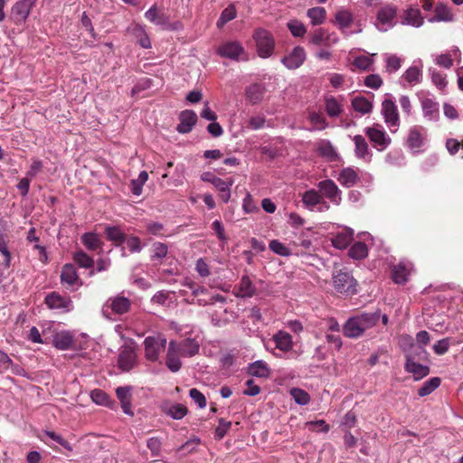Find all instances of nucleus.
<instances>
[{
    "mask_svg": "<svg viewBox=\"0 0 463 463\" xmlns=\"http://www.w3.org/2000/svg\"><path fill=\"white\" fill-rule=\"evenodd\" d=\"M381 113L390 131L396 133L399 129L401 120L397 105L392 99H385L382 102Z\"/></svg>",
    "mask_w": 463,
    "mask_h": 463,
    "instance_id": "obj_9",
    "label": "nucleus"
},
{
    "mask_svg": "<svg viewBox=\"0 0 463 463\" xmlns=\"http://www.w3.org/2000/svg\"><path fill=\"white\" fill-rule=\"evenodd\" d=\"M248 373L259 378H268L270 375V369L266 362L258 360L249 364Z\"/></svg>",
    "mask_w": 463,
    "mask_h": 463,
    "instance_id": "obj_39",
    "label": "nucleus"
},
{
    "mask_svg": "<svg viewBox=\"0 0 463 463\" xmlns=\"http://www.w3.org/2000/svg\"><path fill=\"white\" fill-rule=\"evenodd\" d=\"M452 344L451 338L446 337L439 340L433 345V351L438 355L445 354Z\"/></svg>",
    "mask_w": 463,
    "mask_h": 463,
    "instance_id": "obj_62",
    "label": "nucleus"
},
{
    "mask_svg": "<svg viewBox=\"0 0 463 463\" xmlns=\"http://www.w3.org/2000/svg\"><path fill=\"white\" fill-rule=\"evenodd\" d=\"M373 107V101L364 96H357L352 99V108L361 115L371 113Z\"/></svg>",
    "mask_w": 463,
    "mask_h": 463,
    "instance_id": "obj_40",
    "label": "nucleus"
},
{
    "mask_svg": "<svg viewBox=\"0 0 463 463\" xmlns=\"http://www.w3.org/2000/svg\"><path fill=\"white\" fill-rule=\"evenodd\" d=\"M404 369L407 373H411L415 381L421 380L430 373V367L423 365L418 361L406 359Z\"/></svg>",
    "mask_w": 463,
    "mask_h": 463,
    "instance_id": "obj_31",
    "label": "nucleus"
},
{
    "mask_svg": "<svg viewBox=\"0 0 463 463\" xmlns=\"http://www.w3.org/2000/svg\"><path fill=\"white\" fill-rule=\"evenodd\" d=\"M135 35L138 38V43L142 48L149 49L151 48V42L146 34L145 29L141 25H137L134 29Z\"/></svg>",
    "mask_w": 463,
    "mask_h": 463,
    "instance_id": "obj_59",
    "label": "nucleus"
},
{
    "mask_svg": "<svg viewBox=\"0 0 463 463\" xmlns=\"http://www.w3.org/2000/svg\"><path fill=\"white\" fill-rule=\"evenodd\" d=\"M412 271L413 264L407 260H402L391 266V279L395 284L403 285L409 280Z\"/></svg>",
    "mask_w": 463,
    "mask_h": 463,
    "instance_id": "obj_12",
    "label": "nucleus"
},
{
    "mask_svg": "<svg viewBox=\"0 0 463 463\" xmlns=\"http://www.w3.org/2000/svg\"><path fill=\"white\" fill-rule=\"evenodd\" d=\"M290 394L292 398L294 399L295 402L299 405H307L310 402V396L309 394L299 388H292L290 390Z\"/></svg>",
    "mask_w": 463,
    "mask_h": 463,
    "instance_id": "obj_55",
    "label": "nucleus"
},
{
    "mask_svg": "<svg viewBox=\"0 0 463 463\" xmlns=\"http://www.w3.org/2000/svg\"><path fill=\"white\" fill-rule=\"evenodd\" d=\"M175 348V345L173 343H169L165 357V365L173 373L178 372L182 367V362L179 358L181 355Z\"/></svg>",
    "mask_w": 463,
    "mask_h": 463,
    "instance_id": "obj_36",
    "label": "nucleus"
},
{
    "mask_svg": "<svg viewBox=\"0 0 463 463\" xmlns=\"http://www.w3.org/2000/svg\"><path fill=\"white\" fill-rule=\"evenodd\" d=\"M354 143V155L357 158L370 162L372 159V152L370 151L369 146L362 135H355L353 137Z\"/></svg>",
    "mask_w": 463,
    "mask_h": 463,
    "instance_id": "obj_25",
    "label": "nucleus"
},
{
    "mask_svg": "<svg viewBox=\"0 0 463 463\" xmlns=\"http://www.w3.org/2000/svg\"><path fill=\"white\" fill-rule=\"evenodd\" d=\"M385 70L389 74L398 71L402 67V59L396 54H385Z\"/></svg>",
    "mask_w": 463,
    "mask_h": 463,
    "instance_id": "obj_49",
    "label": "nucleus"
},
{
    "mask_svg": "<svg viewBox=\"0 0 463 463\" xmlns=\"http://www.w3.org/2000/svg\"><path fill=\"white\" fill-rule=\"evenodd\" d=\"M169 343H173L175 351L184 357H192L195 355L200 349L199 343L193 338H185L180 342L170 341Z\"/></svg>",
    "mask_w": 463,
    "mask_h": 463,
    "instance_id": "obj_21",
    "label": "nucleus"
},
{
    "mask_svg": "<svg viewBox=\"0 0 463 463\" xmlns=\"http://www.w3.org/2000/svg\"><path fill=\"white\" fill-rule=\"evenodd\" d=\"M137 364L136 343L129 340L119 348L118 357V368L123 372L131 371Z\"/></svg>",
    "mask_w": 463,
    "mask_h": 463,
    "instance_id": "obj_6",
    "label": "nucleus"
},
{
    "mask_svg": "<svg viewBox=\"0 0 463 463\" xmlns=\"http://www.w3.org/2000/svg\"><path fill=\"white\" fill-rule=\"evenodd\" d=\"M348 255L354 260H363L368 255V248L365 243L357 241L351 246Z\"/></svg>",
    "mask_w": 463,
    "mask_h": 463,
    "instance_id": "obj_44",
    "label": "nucleus"
},
{
    "mask_svg": "<svg viewBox=\"0 0 463 463\" xmlns=\"http://www.w3.org/2000/svg\"><path fill=\"white\" fill-rule=\"evenodd\" d=\"M216 53L222 58H227L232 61H239L245 53V51L239 42L228 41L222 43L218 47Z\"/></svg>",
    "mask_w": 463,
    "mask_h": 463,
    "instance_id": "obj_14",
    "label": "nucleus"
},
{
    "mask_svg": "<svg viewBox=\"0 0 463 463\" xmlns=\"http://www.w3.org/2000/svg\"><path fill=\"white\" fill-rule=\"evenodd\" d=\"M232 426V421L226 420L225 419H219V424L215 429V438L222 439L227 434L228 430Z\"/></svg>",
    "mask_w": 463,
    "mask_h": 463,
    "instance_id": "obj_63",
    "label": "nucleus"
},
{
    "mask_svg": "<svg viewBox=\"0 0 463 463\" xmlns=\"http://www.w3.org/2000/svg\"><path fill=\"white\" fill-rule=\"evenodd\" d=\"M333 287L335 291L345 296L355 295L358 290L357 280L347 270L340 269L333 274Z\"/></svg>",
    "mask_w": 463,
    "mask_h": 463,
    "instance_id": "obj_2",
    "label": "nucleus"
},
{
    "mask_svg": "<svg viewBox=\"0 0 463 463\" xmlns=\"http://www.w3.org/2000/svg\"><path fill=\"white\" fill-rule=\"evenodd\" d=\"M235 290V296L241 298H252L256 293V288L248 275L241 277Z\"/></svg>",
    "mask_w": 463,
    "mask_h": 463,
    "instance_id": "obj_30",
    "label": "nucleus"
},
{
    "mask_svg": "<svg viewBox=\"0 0 463 463\" xmlns=\"http://www.w3.org/2000/svg\"><path fill=\"white\" fill-rule=\"evenodd\" d=\"M90 398L93 402L99 405L108 406L110 402L109 396L100 389H94L90 392Z\"/></svg>",
    "mask_w": 463,
    "mask_h": 463,
    "instance_id": "obj_57",
    "label": "nucleus"
},
{
    "mask_svg": "<svg viewBox=\"0 0 463 463\" xmlns=\"http://www.w3.org/2000/svg\"><path fill=\"white\" fill-rule=\"evenodd\" d=\"M61 282L67 288L76 289L81 286L77 270L73 264L67 263L62 267L61 272Z\"/></svg>",
    "mask_w": 463,
    "mask_h": 463,
    "instance_id": "obj_19",
    "label": "nucleus"
},
{
    "mask_svg": "<svg viewBox=\"0 0 463 463\" xmlns=\"http://www.w3.org/2000/svg\"><path fill=\"white\" fill-rule=\"evenodd\" d=\"M166 343V338L160 333L146 336L143 342L145 358L149 362H156L165 351Z\"/></svg>",
    "mask_w": 463,
    "mask_h": 463,
    "instance_id": "obj_4",
    "label": "nucleus"
},
{
    "mask_svg": "<svg viewBox=\"0 0 463 463\" xmlns=\"http://www.w3.org/2000/svg\"><path fill=\"white\" fill-rule=\"evenodd\" d=\"M34 3L35 0L17 1L11 10L12 18L17 23L24 22L27 19Z\"/></svg>",
    "mask_w": 463,
    "mask_h": 463,
    "instance_id": "obj_20",
    "label": "nucleus"
},
{
    "mask_svg": "<svg viewBox=\"0 0 463 463\" xmlns=\"http://www.w3.org/2000/svg\"><path fill=\"white\" fill-rule=\"evenodd\" d=\"M423 79L421 66L411 65L401 76L399 83L402 87L415 86L421 83Z\"/></svg>",
    "mask_w": 463,
    "mask_h": 463,
    "instance_id": "obj_17",
    "label": "nucleus"
},
{
    "mask_svg": "<svg viewBox=\"0 0 463 463\" xmlns=\"http://www.w3.org/2000/svg\"><path fill=\"white\" fill-rule=\"evenodd\" d=\"M459 56V49L457 46H454L448 53L436 55L434 58V62L439 67L450 69L453 66V59Z\"/></svg>",
    "mask_w": 463,
    "mask_h": 463,
    "instance_id": "obj_35",
    "label": "nucleus"
},
{
    "mask_svg": "<svg viewBox=\"0 0 463 463\" xmlns=\"http://www.w3.org/2000/svg\"><path fill=\"white\" fill-rule=\"evenodd\" d=\"M317 189L323 196L332 204L338 206L342 203V191L332 179H325L317 184Z\"/></svg>",
    "mask_w": 463,
    "mask_h": 463,
    "instance_id": "obj_10",
    "label": "nucleus"
},
{
    "mask_svg": "<svg viewBox=\"0 0 463 463\" xmlns=\"http://www.w3.org/2000/svg\"><path fill=\"white\" fill-rule=\"evenodd\" d=\"M354 240V232L351 229H344L336 232L331 238L332 245L339 250L347 248Z\"/></svg>",
    "mask_w": 463,
    "mask_h": 463,
    "instance_id": "obj_32",
    "label": "nucleus"
},
{
    "mask_svg": "<svg viewBox=\"0 0 463 463\" xmlns=\"http://www.w3.org/2000/svg\"><path fill=\"white\" fill-rule=\"evenodd\" d=\"M453 20V14L449 7L442 3H439L435 7V15L429 18V22H450Z\"/></svg>",
    "mask_w": 463,
    "mask_h": 463,
    "instance_id": "obj_41",
    "label": "nucleus"
},
{
    "mask_svg": "<svg viewBox=\"0 0 463 463\" xmlns=\"http://www.w3.org/2000/svg\"><path fill=\"white\" fill-rule=\"evenodd\" d=\"M197 115L194 110L185 109L179 114L180 123L176 127V130L180 134L190 133L197 122Z\"/></svg>",
    "mask_w": 463,
    "mask_h": 463,
    "instance_id": "obj_22",
    "label": "nucleus"
},
{
    "mask_svg": "<svg viewBox=\"0 0 463 463\" xmlns=\"http://www.w3.org/2000/svg\"><path fill=\"white\" fill-rule=\"evenodd\" d=\"M72 259L80 268L90 269L94 265V260L81 250L75 251Z\"/></svg>",
    "mask_w": 463,
    "mask_h": 463,
    "instance_id": "obj_46",
    "label": "nucleus"
},
{
    "mask_svg": "<svg viewBox=\"0 0 463 463\" xmlns=\"http://www.w3.org/2000/svg\"><path fill=\"white\" fill-rule=\"evenodd\" d=\"M275 343L276 348L283 352H288L293 347L292 336L285 331H279L272 337Z\"/></svg>",
    "mask_w": 463,
    "mask_h": 463,
    "instance_id": "obj_38",
    "label": "nucleus"
},
{
    "mask_svg": "<svg viewBox=\"0 0 463 463\" xmlns=\"http://www.w3.org/2000/svg\"><path fill=\"white\" fill-rule=\"evenodd\" d=\"M73 342L74 336L69 331H61L53 336V345L59 350H69Z\"/></svg>",
    "mask_w": 463,
    "mask_h": 463,
    "instance_id": "obj_37",
    "label": "nucleus"
},
{
    "mask_svg": "<svg viewBox=\"0 0 463 463\" xmlns=\"http://www.w3.org/2000/svg\"><path fill=\"white\" fill-rule=\"evenodd\" d=\"M307 14L313 25H319L325 22L326 13L324 7H313L307 10Z\"/></svg>",
    "mask_w": 463,
    "mask_h": 463,
    "instance_id": "obj_47",
    "label": "nucleus"
},
{
    "mask_svg": "<svg viewBox=\"0 0 463 463\" xmlns=\"http://www.w3.org/2000/svg\"><path fill=\"white\" fill-rule=\"evenodd\" d=\"M45 305L50 309H57L68 313L73 309V303L70 297L62 296L58 292H51L44 298Z\"/></svg>",
    "mask_w": 463,
    "mask_h": 463,
    "instance_id": "obj_11",
    "label": "nucleus"
},
{
    "mask_svg": "<svg viewBox=\"0 0 463 463\" xmlns=\"http://www.w3.org/2000/svg\"><path fill=\"white\" fill-rule=\"evenodd\" d=\"M423 23L424 19L418 8L409 7L402 15L401 24L402 25H411L418 28L420 27Z\"/></svg>",
    "mask_w": 463,
    "mask_h": 463,
    "instance_id": "obj_29",
    "label": "nucleus"
},
{
    "mask_svg": "<svg viewBox=\"0 0 463 463\" xmlns=\"http://www.w3.org/2000/svg\"><path fill=\"white\" fill-rule=\"evenodd\" d=\"M398 9L393 5H385L382 6L376 14L374 25L381 32H386L395 24Z\"/></svg>",
    "mask_w": 463,
    "mask_h": 463,
    "instance_id": "obj_8",
    "label": "nucleus"
},
{
    "mask_svg": "<svg viewBox=\"0 0 463 463\" xmlns=\"http://www.w3.org/2000/svg\"><path fill=\"white\" fill-rule=\"evenodd\" d=\"M373 63L370 56L359 55L354 58L353 64L361 71H368Z\"/></svg>",
    "mask_w": 463,
    "mask_h": 463,
    "instance_id": "obj_61",
    "label": "nucleus"
},
{
    "mask_svg": "<svg viewBox=\"0 0 463 463\" xmlns=\"http://www.w3.org/2000/svg\"><path fill=\"white\" fill-rule=\"evenodd\" d=\"M364 132L373 147L380 152L384 151L392 143L391 137L381 124L375 123L371 127H366Z\"/></svg>",
    "mask_w": 463,
    "mask_h": 463,
    "instance_id": "obj_5",
    "label": "nucleus"
},
{
    "mask_svg": "<svg viewBox=\"0 0 463 463\" xmlns=\"http://www.w3.org/2000/svg\"><path fill=\"white\" fill-rule=\"evenodd\" d=\"M269 248L274 253H276L279 256H282V257H289L292 255L290 249L278 240L270 241L269 244Z\"/></svg>",
    "mask_w": 463,
    "mask_h": 463,
    "instance_id": "obj_53",
    "label": "nucleus"
},
{
    "mask_svg": "<svg viewBox=\"0 0 463 463\" xmlns=\"http://www.w3.org/2000/svg\"><path fill=\"white\" fill-rule=\"evenodd\" d=\"M131 307V301L129 298L117 295L115 297L109 298L105 305L103 306V313L106 314L109 308L111 309L112 313L117 315H123L129 311Z\"/></svg>",
    "mask_w": 463,
    "mask_h": 463,
    "instance_id": "obj_16",
    "label": "nucleus"
},
{
    "mask_svg": "<svg viewBox=\"0 0 463 463\" xmlns=\"http://www.w3.org/2000/svg\"><path fill=\"white\" fill-rule=\"evenodd\" d=\"M406 359H411L412 361H429V353L426 349L420 345H413L411 351H410L406 356Z\"/></svg>",
    "mask_w": 463,
    "mask_h": 463,
    "instance_id": "obj_50",
    "label": "nucleus"
},
{
    "mask_svg": "<svg viewBox=\"0 0 463 463\" xmlns=\"http://www.w3.org/2000/svg\"><path fill=\"white\" fill-rule=\"evenodd\" d=\"M287 25L294 37H302L307 33L306 26L298 20H290Z\"/></svg>",
    "mask_w": 463,
    "mask_h": 463,
    "instance_id": "obj_56",
    "label": "nucleus"
},
{
    "mask_svg": "<svg viewBox=\"0 0 463 463\" xmlns=\"http://www.w3.org/2000/svg\"><path fill=\"white\" fill-rule=\"evenodd\" d=\"M152 250L151 260H162L167 255L168 248L166 244L157 241L153 243Z\"/></svg>",
    "mask_w": 463,
    "mask_h": 463,
    "instance_id": "obj_60",
    "label": "nucleus"
},
{
    "mask_svg": "<svg viewBox=\"0 0 463 463\" xmlns=\"http://www.w3.org/2000/svg\"><path fill=\"white\" fill-rule=\"evenodd\" d=\"M427 138V129L419 125H415L409 129L406 145L414 151L419 149L424 145Z\"/></svg>",
    "mask_w": 463,
    "mask_h": 463,
    "instance_id": "obj_15",
    "label": "nucleus"
},
{
    "mask_svg": "<svg viewBox=\"0 0 463 463\" xmlns=\"http://www.w3.org/2000/svg\"><path fill=\"white\" fill-rule=\"evenodd\" d=\"M441 380L439 377H432L423 383L421 387L418 390V395L420 397L427 396L434 392L439 385Z\"/></svg>",
    "mask_w": 463,
    "mask_h": 463,
    "instance_id": "obj_45",
    "label": "nucleus"
},
{
    "mask_svg": "<svg viewBox=\"0 0 463 463\" xmlns=\"http://www.w3.org/2000/svg\"><path fill=\"white\" fill-rule=\"evenodd\" d=\"M210 183L220 192L222 201L228 203L231 198V188L233 181L232 179L223 180L217 176H212Z\"/></svg>",
    "mask_w": 463,
    "mask_h": 463,
    "instance_id": "obj_27",
    "label": "nucleus"
},
{
    "mask_svg": "<svg viewBox=\"0 0 463 463\" xmlns=\"http://www.w3.org/2000/svg\"><path fill=\"white\" fill-rule=\"evenodd\" d=\"M381 312L362 313L350 317L343 326V333L346 337H360L367 329L373 327L380 320Z\"/></svg>",
    "mask_w": 463,
    "mask_h": 463,
    "instance_id": "obj_1",
    "label": "nucleus"
},
{
    "mask_svg": "<svg viewBox=\"0 0 463 463\" xmlns=\"http://www.w3.org/2000/svg\"><path fill=\"white\" fill-rule=\"evenodd\" d=\"M423 117L430 121H437L439 118V106L437 101L430 98L420 99Z\"/></svg>",
    "mask_w": 463,
    "mask_h": 463,
    "instance_id": "obj_24",
    "label": "nucleus"
},
{
    "mask_svg": "<svg viewBox=\"0 0 463 463\" xmlns=\"http://www.w3.org/2000/svg\"><path fill=\"white\" fill-rule=\"evenodd\" d=\"M328 38L327 31L324 28H318L311 33L309 43L317 46H326L327 45Z\"/></svg>",
    "mask_w": 463,
    "mask_h": 463,
    "instance_id": "obj_48",
    "label": "nucleus"
},
{
    "mask_svg": "<svg viewBox=\"0 0 463 463\" xmlns=\"http://www.w3.org/2000/svg\"><path fill=\"white\" fill-rule=\"evenodd\" d=\"M237 15L236 9L233 5H229L221 14L216 25L218 28H222L228 22L233 20Z\"/></svg>",
    "mask_w": 463,
    "mask_h": 463,
    "instance_id": "obj_52",
    "label": "nucleus"
},
{
    "mask_svg": "<svg viewBox=\"0 0 463 463\" xmlns=\"http://www.w3.org/2000/svg\"><path fill=\"white\" fill-rule=\"evenodd\" d=\"M342 100L334 96H325V110L329 118H337L343 113Z\"/></svg>",
    "mask_w": 463,
    "mask_h": 463,
    "instance_id": "obj_34",
    "label": "nucleus"
},
{
    "mask_svg": "<svg viewBox=\"0 0 463 463\" xmlns=\"http://www.w3.org/2000/svg\"><path fill=\"white\" fill-rule=\"evenodd\" d=\"M432 83L441 91H444L448 81L446 76L435 69H429Z\"/></svg>",
    "mask_w": 463,
    "mask_h": 463,
    "instance_id": "obj_54",
    "label": "nucleus"
},
{
    "mask_svg": "<svg viewBox=\"0 0 463 463\" xmlns=\"http://www.w3.org/2000/svg\"><path fill=\"white\" fill-rule=\"evenodd\" d=\"M257 52L260 57H270L274 52L275 40L272 33L263 28L257 29L253 33Z\"/></svg>",
    "mask_w": 463,
    "mask_h": 463,
    "instance_id": "obj_7",
    "label": "nucleus"
},
{
    "mask_svg": "<svg viewBox=\"0 0 463 463\" xmlns=\"http://www.w3.org/2000/svg\"><path fill=\"white\" fill-rule=\"evenodd\" d=\"M80 241L88 250L98 251L99 253L103 251V241L96 232H89L83 233Z\"/></svg>",
    "mask_w": 463,
    "mask_h": 463,
    "instance_id": "obj_26",
    "label": "nucleus"
},
{
    "mask_svg": "<svg viewBox=\"0 0 463 463\" xmlns=\"http://www.w3.org/2000/svg\"><path fill=\"white\" fill-rule=\"evenodd\" d=\"M145 17L150 23H152L156 25H158V26H162L163 28L167 29V30H176L181 25V24L179 22L171 24L170 20H169V16L167 14H165V13L158 12L156 5H152L145 13Z\"/></svg>",
    "mask_w": 463,
    "mask_h": 463,
    "instance_id": "obj_13",
    "label": "nucleus"
},
{
    "mask_svg": "<svg viewBox=\"0 0 463 463\" xmlns=\"http://www.w3.org/2000/svg\"><path fill=\"white\" fill-rule=\"evenodd\" d=\"M306 58L307 54L305 49L301 46H296L290 53L281 59V62L288 70H296L304 63Z\"/></svg>",
    "mask_w": 463,
    "mask_h": 463,
    "instance_id": "obj_18",
    "label": "nucleus"
},
{
    "mask_svg": "<svg viewBox=\"0 0 463 463\" xmlns=\"http://www.w3.org/2000/svg\"><path fill=\"white\" fill-rule=\"evenodd\" d=\"M354 21V15L349 9L346 8H341L336 11L335 14V23L339 28V30L346 34L349 35L350 33L347 32V30L351 27Z\"/></svg>",
    "mask_w": 463,
    "mask_h": 463,
    "instance_id": "obj_23",
    "label": "nucleus"
},
{
    "mask_svg": "<svg viewBox=\"0 0 463 463\" xmlns=\"http://www.w3.org/2000/svg\"><path fill=\"white\" fill-rule=\"evenodd\" d=\"M107 239L116 245H119L126 241L125 232L118 226H107L105 228Z\"/></svg>",
    "mask_w": 463,
    "mask_h": 463,
    "instance_id": "obj_42",
    "label": "nucleus"
},
{
    "mask_svg": "<svg viewBox=\"0 0 463 463\" xmlns=\"http://www.w3.org/2000/svg\"><path fill=\"white\" fill-rule=\"evenodd\" d=\"M318 154L328 160H335L338 155L334 146L329 141L323 140L317 145Z\"/></svg>",
    "mask_w": 463,
    "mask_h": 463,
    "instance_id": "obj_43",
    "label": "nucleus"
},
{
    "mask_svg": "<svg viewBox=\"0 0 463 463\" xmlns=\"http://www.w3.org/2000/svg\"><path fill=\"white\" fill-rule=\"evenodd\" d=\"M337 181L342 186L350 188L359 182L371 184L373 175L367 172L360 171L358 168L347 166L339 172Z\"/></svg>",
    "mask_w": 463,
    "mask_h": 463,
    "instance_id": "obj_3",
    "label": "nucleus"
},
{
    "mask_svg": "<svg viewBox=\"0 0 463 463\" xmlns=\"http://www.w3.org/2000/svg\"><path fill=\"white\" fill-rule=\"evenodd\" d=\"M265 93V86L260 83L250 84L245 89L246 99L252 105H256L261 102Z\"/></svg>",
    "mask_w": 463,
    "mask_h": 463,
    "instance_id": "obj_28",
    "label": "nucleus"
},
{
    "mask_svg": "<svg viewBox=\"0 0 463 463\" xmlns=\"http://www.w3.org/2000/svg\"><path fill=\"white\" fill-rule=\"evenodd\" d=\"M165 413L175 420H181L187 414V408L180 403L169 405L165 409Z\"/></svg>",
    "mask_w": 463,
    "mask_h": 463,
    "instance_id": "obj_51",
    "label": "nucleus"
},
{
    "mask_svg": "<svg viewBox=\"0 0 463 463\" xmlns=\"http://www.w3.org/2000/svg\"><path fill=\"white\" fill-rule=\"evenodd\" d=\"M399 345L402 350L404 352L405 356H407L408 353L411 351L413 345H416L413 338L411 335H402L399 339Z\"/></svg>",
    "mask_w": 463,
    "mask_h": 463,
    "instance_id": "obj_64",
    "label": "nucleus"
},
{
    "mask_svg": "<svg viewBox=\"0 0 463 463\" xmlns=\"http://www.w3.org/2000/svg\"><path fill=\"white\" fill-rule=\"evenodd\" d=\"M302 202L309 209H313L318 204H323L326 210L329 209V205L323 201V196L320 194L318 189H309L306 191L302 195Z\"/></svg>",
    "mask_w": 463,
    "mask_h": 463,
    "instance_id": "obj_33",
    "label": "nucleus"
},
{
    "mask_svg": "<svg viewBox=\"0 0 463 463\" xmlns=\"http://www.w3.org/2000/svg\"><path fill=\"white\" fill-rule=\"evenodd\" d=\"M44 437H47V438L52 439L53 441L57 442L58 444H60L61 447H63L64 449H66L69 451L72 450L71 444L67 440H65L61 435L55 433L54 431L44 430L43 432V436L41 437L42 440H45Z\"/></svg>",
    "mask_w": 463,
    "mask_h": 463,
    "instance_id": "obj_58",
    "label": "nucleus"
}]
</instances>
